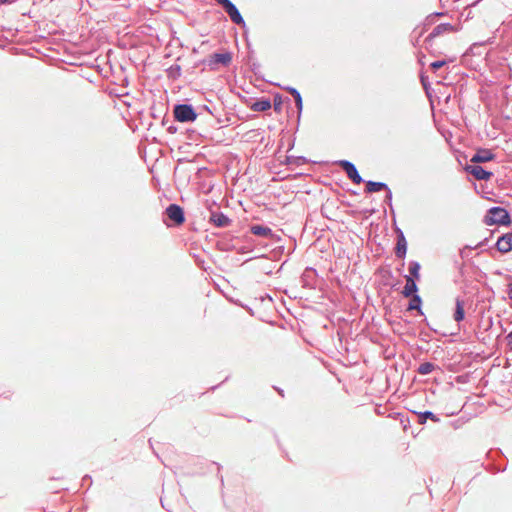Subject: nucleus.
<instances>
[{
    "label": "nucleus",
    "mask_w": 512,
    "mask_h": 512,
    "mask_svg": "<svg viewBox=\"0 0 512 512\" xmlns=\"http://www.w3.org/2000/svg\"><path fill=\"white\" fill-rule=\"evenodd\" d=\"M484 222L486 225H508L510 224V216L509 213L501 207H493L491 208L487 215L485 216Z\"/></svg>",
    "instance_id": "nucleus-1"
},
{
    "label": "nucleus",
    "mask_w": 512,
    "mask_h": 512,
    "mask_svg": "<svg viewBox=\"0 0 512 512\" xmlns=\"http://www.w3.org/2000/svg\"><path fill=\"white\" fill-rule=\"evenodd\" d=\"M460 28H461L460 24L443 23V24L437 25L425 39V44L427 45V49L432 48L435 38L445 35V34L455 33L457 31H459Z\"/></svg>",
    "instance_id": "nucleus-2"
},
{
    "label": "nucleus",
    "mask_w": 512,
    "mask_h": 512,
    "mask_svg": "<svg viewBox=\"0 0 512 512\" xmlns=\"http://www.w3.org/2000/svg\"><path fill=\"white\" fill-rule=\"evenodd\" d=\"M174 117L180 122H188L194 121L197 114L190 105L183 104L174 108Z\"/></svg>",
    "instance_id": "nucleus-3"
},
{
    "label": "nucleus",
    "mask_w": 512,
    "mask_h": 512,
    "mask_svg": "<svg viewBox=\"0 0 512 512\" xmlns=\"http://www.w3.org/2000/svg\"><path fill=\"white\" fill-rule=\"evenodd\" d=\"M219 5H221L226 13L229 15L231 20L236 24L243 23V18L236 8V6L230 0H216Z\"/></svg>",
    "instance_id": "nucleus-4"
},
{
    "label": "nucleus",
    "mask_w": 512,
    "mask_h": 512,
    "mask_svg": "<svg viewBox=\"0 0 512 512\" xmlns=\"http://www.w3.org/2000/svg\"><path fill=\"white\" fill-rule=\"evenodd\" d=\"M167 217L173 222V224L179 226L185 221L183 209L176 204H171L166 208Z\"/></svg>",
    "instance_id": "nucleus-5"
},
{
    "label": "nucleus",
    "mask_w": 512,
    "mask_h": 512,
    "mask_svg": "<svg viewBox=\"0 0 512 512\" xmlns=\"http://www.w3.org/2000/svg\"><path fill=\"white\" fill-rule=\"evenodd\" d=\"M232 61L230 52L214 53L210 56L209 65L215 68L218 65L228 66Z\"/></svg>",
    "instance_id": "nucleus-6"
},
{
    "label": "nucleus",
    "mask_w": 512,
    "mask_h": 512,
    "mask_svg": "<svg viewBox=\"0 0 512 512\" xmlns=\"http://www.w3.org/2000/svg\"><path fill=\"white\" fill-rule=\"evenodd\" d=\"M341 167L344 169V171L346 172L347 176L355 183V184H360L362 182V178L361 176L359 175L356 167L354 164H352L351 162L349 161H342L340 163Z\"/></svg>",
    "instance_id": "nucleus-7"
},
{
    "label": "nucleus",
    "mask_w": 512,
    "mask_h": 512,
    "mask_svg": "<svg viewBox=\"0 0 512 512\" xmlns=\"http://www.w3.org/2000/svg\"><path fill=\"white\" fill-rule=\"evenodd\" d=\"M466 171L472 174L477 180H489L492 177V173L484 170L479 165H467Z\"/></svg>",
    "instance_id": "nucleus-8"
},
{
    "label": "nucleus",
    "mask_w": 512,
    "mask_h": 512,
    "mask_svg": "<svg viewBox=\"0 0 512 512\" xmlns=\"http://www.w3.org/2000/svg\"><path fill=\"white\" fill-rule=\"evenodd\" d=\"M494 154L489 149L478 150L471 158V163H483L494 159Z\"/></svg>",
    "instance_id": "nucleus-9"
},
{
    "label": "nucleus",
    "mask_w": 512,
    "mask_h": 512,
    "mask_svg": "<svg viewBox=\"0 0 512 512\" xmlns=\"http://www.w3.org/2000/svg\"><path fill=\"white\" fill-rule=\"evenodd\" d=\"M498 251L507 253L512 250V233H507L500 237L496 243Z\"/></svg>",
    "instance_id": "nucleus-10"
},
{
    "label": "nucleus",
    "mask_w": 512,
    "mask_h": 512,
    "mask_svg": "<svg viewBox=\"0 0 512 512\" xmlns=\"http://www.w3.org/2000/svg\"><path fill=\"white\" fill-rule=\"evenodd\" d=\"M407 251V241L402 232L399 233L397 237V244L395 248V254L399 258H403L406 255Z\"/></svg>",
    "instance_id": "nucleus-11"
},
{
    "label": "nucleus",
    "mask_w": 512,
    "mask_h": 512,
    "mask_svg": "<svg viewBox=\"0 0 512 512\" xmlns=\"http://www.w3.org/2000/svg\"><path fill=\"white\" fill-rule=\"evenodd\" d=\"M406 284L404 286V289L402 291V294L405 297H410L414 295V293L417 291V285L414 281V278L411 276H405Z\"/></svg>",
    "instance_id": "nucleus-12"
},
{
    "label": "nucleus",
    "mask_w": 512,
    "mask_h": 512,
    "mask_svg": "<svg viewBox=\"0 0 512 512\" xmlns=\"http://www.w3.org/2000/svg\"><path fill=\"white\" fill-rule=\"evenodd\" d=\"M210 221L217 227H225L230 223L229 218L222 213L212 214Z\"/></svg>",
    "instance_id": "nucleus-13"
},
{
    "label": "nucleus",
    "mask_w": 512,
    "mask_h": 512,
    "mask_svg": "<svg viewBox=\"0 0 512 512\" xmlns=\"http://www.w3.org/2000/svg\"><path fill=\"white\" fill-rule=\"evenodd\" d=\"M251 233L256 236L269 237L272 235V230L269 227L262 225H254L251 227Z\"/></svg>",
    "instance_id": "nucleus-14"
},
{
    "label": "nucleus",
    "mask_w": 512,
    "mask_h": 512,
    "mask_svg": "<svg viewBox=\"0 0 512 512\" xmlns=\"http://www.w3.org/2000/svg\"><path fill=\"white\" fill-rule=\"evenodd\" d=\"M387 189V185L382 182L368 181L366 183V192L374 193Z\"/></svg>",
    "instance_id": "nucleus-15"
},
{
    "label": "nucleus",
    "mask_w": 512,
    "mask_h": 512,
    "mask_svg": "<svg viewBox=\"0 0 512 512\" xmlns=\"http://www.w3.org/2000/svg\"><path fill=\"white\" fill-rule=\"evenodd\" d=\"M271 108V102L269 100H259L251 105L253 111L262 112L267 111Z\"/></svg>",
    "instance_id": "nucleus-16"
},
{
    "label": "nucleus",
    "mask_w": 512,
    "mask_h": 512,
    "mask_svg": "<svg viewBox=\"0 0 512 512\" xmlns=\"http://www.w3.org/2000/svg\"><path fill=\"white\" fill-rule=\"evenodd\" d=\"M454 319L457 322H460L464 319V307H463V303L460 300L456 301V310L454 313Z\"/></svg>",
    "instance_id": "nucleus-17"
},
{
    "label": "nucleus",
    "mask_w": 512,
    "mask_h": 512,
    "mask_svg": "<svg viewBox=\"0 0 512 512\" xmlns=\"http://www.w3.org/2000/svg\"><path fill=\"white\" fill-rule=\"evenodd\" d=\"M420 264L418 262H412L409 266V275L414 278L415 280H418L420 278Z\"/></svg>",
    "instance_id": "nucleus-18"
},
{
    "label": "nucleus",
    "mask_w": 512,
    "mask_h": 512,
    "mask_svg": "<svg viewBox=\"0 0 512 512\" xmlns=\"http://www.w3.org/2000/svg\"><path fill=\"white\" fill-rule=\"evenodd\" d=\"M288 91L294 97L298 110L301 111L303 102L300 93L295 88H289Z\"/></svg>",
    "instance_id": "nucleus-19"
},
{
    "label": "nucleus",
    "mask_w": 512,
    "mask_h": 512,
    "mask_svg": "<svg viewBox=\"0 0 512 512\" xmlns=\"http://www.w3.org/2000/svg\"><path fill=\"white\" fill-rule=\"evenodd\" d=\"M421 305V298L418 295H412L408 305V310H419Z\"/></svg>",
    "instance_id": "nucleus-20"
},
{
    "label": "nucleus",
    "mask_w": 512,
    "mask_h": 512,
    "mask_svg": "<svg viewBox=\"0 0 512 512\" xmlns=\"http://www.w3.org/2000/svg\"><path fill=\"white\" fill-rule=\"evenodd\" d=\"M434 369V365L430 362H425V363H422L419 368H418V372L422 375H426V374H429L430 372H432Z\"/></svg>",
    "instance_id": "nucleus-21"
},
{
    "label": "nucleus",
    "mask_w": 512,
    "mask_h": 512,
    "mask_svg": "<svg viewBox=\"0 0 512 512\" xmlns=\"http://www.w3.org/2000/svg\"><path fill=\"white\" fill-rule=\"evenodd\" d=\"M431 419L432 421L434 422H437L439 421V418L436 417L432 412H429V411H426L422 414H420V420L419 422L422 424V423H425L426 419Z\"/></svg>",
    "instance_id": "nucleus-22"
},
{
    "label": "nucleus",
    "mask_w": 512,
    "mask_h": 512,
    "mask_svg": "<svg viewBox=\"0 0 512 512\" xmlns=\"http://www.w3.org/2000/svg\"><path fill=\"white\" fill-rule=\"evenodd\" d=\"M445 65V61H435L431 63L430 67L432 70L436 71L437 69L443 67Z\"/></svg>",
    "instance_id": "nucleus-23"
},
{
    "label": "nucleus",
    "mask_w": 512,
    "mask_h": 512,
    "mask_svg": "<svg viewBox=\"0 0 512 512\" xmlns=\"http://www.w3.org/2000/svg\"><path fill=\"white\" fill-rule=\"evenodd\" d=\"M443 15H444V13H435V14H431V15H429V16L427 17V22H428L429 24H431V23H433V19H434V17H435V16H443Z\"/></svg>",
    "instance_id": "nucleus-24"
},
{
    "label": "nucleus",
    "mask_w": 512,
    "mask_h": 512,
    "mask_svg": "<svg viewBox=\"0 0 512 512\" xmlns=\"http://www.w3.org/2000/svg\"><path fill=\"white\" fill-rule=\"evenodd\" d=\"M508 297L512 299V283L508 285Z\"/></svg>",
    "instance_id": "nucleus-25"
},
{
    "label": "nucleus",
    "mask_w": 512,
    "mask_h": 512,
    "mask_svg": "<svg viewBox=\"0 0 512 512\" xmlns=\"http://www.w3.org/2000/svg\"><path fill=\"white\" fill-rule=\"evenodd\" d=\"M506 339H507L508 344L511 345L512 344V331L507 335Z\"/></svg>",
    "instance_id": "nucleus-26"
},
{
    "label": "nucleus",
    "mask_w": 512,
    "mask_h": 512,
    "mask_svg": "<svg viewBox=\"0 0 512 512\" xmlns=\"http://www.w3.org/2000/svg\"><path fill=\"white\" fill-rule=\"evenodd\" d=\"M8 2H10V0H0L1 5L7 4Z\"/></svg>",
    "instance_id": "nucleus-27"
}]
</instances>
